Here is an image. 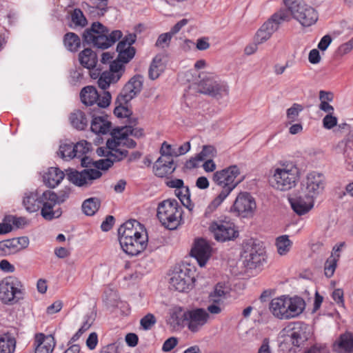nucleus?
Masks as SVG:
<instances>
[{
	"mask_svg": "<svg viewBox=\"0 0 353 353\" xmlns=\"http://www.w3.org/2000/svg\"><path fill=\"white\" fill-rule=\"evenodd\" d=\"M143 230V225L137 220L131 219L122 224L118 229L120 245L127 254L137 256L147 246L148 236L141 234L138 228Z\"/></svg>",
	"mask_w": 353,
	"mask_h": 353,
	"instance_id": "nucleus-1",
	"label": "nucleus"
},
{
	"mask_svg": "<svg viewBox=\"0 0 353 353\" xmlns=\"http://www.w3.org/2000/svg\"><path fill=\"white\" fill-rule=\"evenodd\" d=\"M283 7L278 11L286 18L283 22H289L292 19L298 21L303 27L314 25L319 19L318 12L303 0H282Z\"/></svg>",
	"mask_w": 353,
	"mask_h": 353,
	"instance_id": "nucleus-2",
	"label": "nucleus"
},
{
	"mask_svg": "<svg viewBox=\"0 0 353 353\" xmlns=\"http://www.w3.org/2000/svg\"><path fill=\"white\" fill-rule=\"evenodd\" d=\"M240 174V170L236 165H230L213 174L212 180L222 188L221 192L212 200L209 208L215 210L227 198L230 192L240 183L241 180L236 181Z\"/></svg>",
	"mask_w": 353,
	"mask_h": 353,
	"instance_id": "nucleus-3",
	"label": "nucleus"
},
{
	"mask_svg": "<svg viewBox=\"0 0 353 353\" xmlns=\"http://www.w3.org/2000/svg\"><path fill=\"white\" fill-rule=\"evenodd\" d=\"M120 30H110L101 23H92L90 28L85 29L83 33V43L92 44L94 47L100 49H107L122 37Z\"/></svg>",
	"mask_w": 353,
	"mask_h": 353,
	"instance_id": "nucleus-4",
	"label": "nucleus"
},
{
	"mask_svg": "<svg viewBox=\"0 0 353 353\" xmlns=\"http://www.w3.org/2000/svg\"><path fill=\"white\" fill-rule=\"evenodd\" d=\"M305 306V301L301 297L281 296L271 301L269 309L276 318L290 319L299 316L303 312Z\"/></svg>",
	"mask_w": 353,
	"mask_h": 353,
	"instance_id": "nucleus-5",
	"label": "nucleus"
},
{
	"mask_svg": "<svg viewBox=\"0 0 353 353\" xmlns=\"http://www.w3.org/2000/svg\"><path fill=\"white\" fill-rule=\"evenodd\" d=\"M182 213V208L176 199H166L159 203L157 216L165 228L174 230L181 223Z\"/></svg>",
	"mask_w": 353,
	"mask_h": 353,
	"instance_id": "nucleus-6",
	"label": "nucleus"
},
{
	"mask_svg": "<svg viewBox=\"0 0 353 353\" xmlns=\"http://www.w3.org/2000/svg\"><path fill=\"white\" fill-rule=\"evenodd\" d=\"M298 169L291 165L277 168L270 179L272 186L281 191H286L294 187L298 180Z\"/></svg>",
	"mask_w": 353,
	"mask_h": 353,
	"instance_id": "nucleus-7",
	"label": "nucleus"
},
{
	"mask_svg": "<svg viewBox=\"0 0 353 353\" xmlns=\"http://www.w3.org/2000/svg\"><path fill=\"white\" fill-rule=\"evenodd\" d=\"M23 298V285L17 278L10 276L0 282V300L2 303L12 305Z\"/></svg>",
	"mask_w": 353,
	"mask_h": 353,
	"instance_id": "nucleus-8",
	"label": "nucleus"
},
{
	"mask_svg": "<svg viewBox=\"0 0 353 353\" xmlns=\"http://www.w3.org/2000/svg\"><path fill=\"white\" fill-rule=\"evenodd\" d=\"M264 248L260 243L250 239L243 244L241 257L245 267L255 269L265 261Z\"/></svg>",
	"mask_w": 353,
	"mask_h": 353,
	"instance_id": "nucleus-9",
	"label": "nucleus"
},
{
	"mask_svg": "<svg viewBox=\"0 0 353 353\" xmlns=\"http://www.w3.org/2000/svg\"><path fill=\"white\" fill-rule=\"evenodd\" d=\"M194 281L193 272L190 268H176L171 274L170 288L181 292H186L192 288Z\"/></svg>",
	"mask_w": 353,
	"mask_h": 353,
	"instance_id": "nucleus-10",
	"label": "nucleus"
},
{
	"mask_svg": "<svg viewBox=\"0 0 353 353\" xmlns=\"http://www.w3.org/2000/svg\"><path fill=\"white\" fill-rule=\"evenodd\" d=\"M283 14H280L279 11L275 12L259 29L255 35L257 43H263L268 41L279 30L280 25L286 20Z\"/></svg>",
	"mask_w": 353,
	"mask_h": 353,
	"instance_id": "nucleus-11",
	"label": "nucleus"
},
{
	"mask_svg": "<svg viewBox=\"0 0 353 353\" xmlns=\"http://www.w3.org/2000/svg\"><path fill=\"white\" fill-rule=\"evenodd\" d=\"M68 179L78 187H89L94 180L99 179L102 173L97 169H84L82 171L70 169L66 170Z\"/></svg>",
	"mask_w": 353,
	"mask_h": 353,
	"instance_id": "nucleus-12",
	"label": "nucleus"
},
{
	"mask_svg": "<svg viewBox=\"0 0 353 353\" xmlns=\"http://www.w3.org/2000/svg\"><path fill=\"white\" fill-rule=\"evenodd\" d=\"M210 230L218 241H230L238 236V231L235 230L234 224L227 221L212 222L210 225Z\"/></svg>",
	"mask_w": 353,
	"mask_h": 353,
	"instance_id": "nucleus-13",
	"label": "nucleus"
},
{
	"mask_svg": "<svg viewBox=\"0 0 353 353\" xmlns=\"http://www.w3.org/2000/svg\"><path fill=\"white\" fill-rule=\"evenodd\" d=\"M256 206L255 200L250 193L241 192L231 207V211L236 212L238 216L249 217L253 214Z\"/></svg>",
	"mask_w": 353,
	"mask_h": 353,
	"instance_id": "nucleus-14",
	"label": "nucleus"
},
{
	"mask_svg": "<svg viewBox=\"0 0 353 353\" xmlns=\"http://www.w3.org/2000/svg\"><path fill=\"white\" fill-rule=\"evenodd\" d=\"M325 180V176L321 173L312 172L308 174L305 182L302 184V193H305L314 199L323 192Z\"/></svg>",
	"mask_w": 353,
	"mask_h": 353,
	"instance_id": "nucleus-15",
	"label": "nucleus"
},
{
	"mask_svg": "<svg viewBox=\"0 0 353 353\" xmlns=\"http://www.w3.org/2000/svg\"><path fill=\"white\" fill-rule=\"evenodd\" d=\"M143 77L136 74L132 77L123 86L119 94V100L123 103H128L136 97L142 90Z\"/></svg>",
	"mask_w": 353,
	"mask_h": 353,
	"instance_id": "nucleus-16",
	"label": "nucleus"
},
{
	"mask_svg": "<svg viewBox=\"0 0 353 353\" xmlns=\"http://www.w3.org/2000/svg\"><path fill=\"white\" fill-rule=\"evenodd\" d=\"M209 314L203 308L188 310L185 312L186 326L192 332H197L208 322Z\"/></svg>",
	"mask_w": 353,
	"mask_h": 353,
	"instance_id": "nucleus-17",
	"label": "nucleus"
},
{
	"mask_svg": "<svg viewBox=\"0 0 353 353\" xmlns=\"http://www.w3.org/2000/svg\"><path fill=\"white\" fill-rule=\"evenodd\" d=\"M199 91L201 93L208 94L217 99L227 96L229 93V89L227 85L212 79L201 81L199 84Z\"/></svg>",
	"mask_w": 353,
	"mask_h": 353,
	"instance_id": "nucleus-18",
	"label": "nucleus"
},
{
	"mask_svg": "<svg viewBox=\"0 0 353 353\" xmlns=\"http://www.w3.org/2000/svg\"><path fill=\"white\" fill-rule=\"evenodd\" d=\"M212 248L209 243L203 239H199L195 241L190 254L195 258L201 267L204 266L211 256Z\"/></svg>",
	"mask_w": 353,
	"mask_h": 353,
	"instance_id": "nucleus-19",
	"label": "nucleus"
},
{
	"mask_svg": "<svg viewBox=\"0 0 353 353\" xmlns=\"http://www.w3.org/2000/svg\"><path fill=\"white\" fill-rule=\"evenodd\" d=\"M292 209L299 215L307 213L314 206V199L305 193L289 198Z\"/></svg>",
	"mask_w": 353,
	"mask_h": 353,
	"instance_id": "nucleus-20",
	"label": "nucleus"
},
{
	"mask_svg": "<svg viewBox=\"0 0 353 353\" xmlns=\"http://www.w3.org/2000/svg\"><path fill=\"white\" fill-rule=\"evenodd\" d=\"M176 168L173 159H165L164 157H159L155 161L153 170L157 176L163 178L172 174Z\"/></svg>",
	"mask_w": 353,
	"mask_h": 353,
	"instance_id": "nucleus-21",
	"label": "nucleus"
},
{
	"mask_svg": "<svg viewBox=\"0 0 353 353\" xmlns=\"http://www.w3.org/2000/svg\"><path fill=\"white\" fill-rule=\"evenodd\" d=\"M34 345L35 353H51L55 346L54 339L52 335L37 334L35 336Z\"/></svg>",
	"mask_w": 353,
	"mask_h": 353,
	"instance_id": "nucleus-22",
	"label": "nucleus"
},
{
	"mask_svg": "<svg viewBox=\"0 0 353 353\" xmlns=\"http://www.w3.org/2000/svg\"><path fill=\"white\" fill-rule=\"evenodd\" d=\"M91 131L96 134H107L112 131V123L108 116L94 117L90 123Z\"/></svg>",
	"mask_w": 353,
	"mask_h": 353,
	"instance_id": "nucleus-23",
	"label": "nucleus"
},
{
	"mask_svg": "<svg viewBox=\"0 0 353 353\" xmlns=\"http://www.w3.org/2000/svg\"><path fill=\"white\" fill-rule=\"evenodd\" d=\"M334 350L337 353H353V334L345 332L334 343Z\"/></svg>",
	"mask_w": 353,
	"mask_h": 353,
	"instance_id": "nucleus-24",
	"label": "nucleus"
},
{
	"mask_svg": "<svg viewBox=\"0 0 353 353\" xmlns=\"http://www.w3.org/2000/svg\"><path fill=\"white\" fill-rule=\"evenodd\" d=\"M41 194L38 190L25 193L23 199V205L28 212H36L40 210Z\"/></svg>",
	"mask_w": 353,
	"mask_h": 353,
	"instance_id": "nucleus-25",
	"label": "nucleus"
},
{
	"mask_svg": "<svg viewBox=\"0 0 353 353\" xmlns=\"http://www.w3.org/2000/svg\"><path fill=\"white\" fill-rule=\"evenodd\" d=\"M65 173L58 168L51 167L43 176L46 185L51 188L57 186L64 179Z\"/></svg>",
	"mask_w": 353,
	"mask_h": 353,
	"instance_id": "nucleus-26",
	"label": "nucleus"
},
{
	"mask_svg": "<svg viewBox=\"0 0 353 353\" xmlns=\"http://www.w3.org/2000/svg\"><path fill=\"white\" fill-rule=\"evenodd\" d=\"M79 59L81 65L87 68H94L97 63V54L90 48H85L79 54Z\"/></svg>",
	"mask_w": 353,
	"mask_h": 353,
	"instance_id": "nucleus-27",
	"label": "nucleus"
},
{
	"mask_svg": "<svg viewBox=\"0 0 353 353\" xmlns=\"http://www.w3.org/2000/svg\"><path fill=\"white\" fill-rule=\"evenodd\" d=\"M69 119L72 126L78 130H85L89 122L85 114L80 110H77L72 112Z\"/></svg>",
	"mask_w": 353,
	"mask_h": 353,
	"instance_id": "nucleus-28",
	"label": "nucleus"
},
{
	"mask_svg": "<svg viewBox=\"0 0 353 353\" xmlns=\"http://www.w3.org/2000/svg\"><path fill=\"white\" fill-rule=\"evenodd\" d=\"M81 100L86 105H92L95 103L99 98V92L92 85L84 87L80 92Z\"/></svg>",
	"mask_w": 353,
	"mask_h": 353,
	"instance_id": "nucleus-29",
	"label": "nucleus"
},
{
	"mask_svg": "<svg viewBox=\"0 0 353 353\" xmlns=\"http://www.w3.org/2000/svg\"><path fill=\"white\" fill-rule=\"evenodd\" d=\"M164 70V65L162 62L161 55H157L152 60L149 71L148 76L152 80L157 79Z\"/></svg>",
	"mask_w": 353,
	"mask_h": 353,
	"instance_id": "nucleus-30",
	"label": "nucleus"
},
{
	"mask_svg": "<svg viewBox=\"0 0 353 353\" xmlns=\"http://www.w3.org/2000/svg\"><path fill=\"white\" fill-rule=\"evenodd\" d=\"M63 43L65 48L71 52H77L81 46V39L74 32L66 33L63 37Z\"/></svg>",
	"mask_w": 353,
	"mask_h": 353,
	"instance_id": "nucleus-31",
	"label": "nucleus"
},
{
	"mask_svg": "<svg viewBox=\"0 0 353 353\" xmlns=\"http://www.w3.org/2000/svg\"><path fill=\"white\" fill-rule=\"evenodd\" d=\"M74 144L71 141L61 142L59 145L58 155L64 160L75 158Z\"/></svg>",
	"mask_w": 353,
	"mask_h": 353,
	"instance_id": "nucleus-32",
	"label": "nucleus"
},
{
	"mask_svg": "<svg viewBox=\"0 0 353 353\" xmlns=\"http://www.w3.org/2000/svg\"><path fill=\"white\" fill-rule=\"evenodd\" d=\"M56 205H43L41 207V215L46 221H52L59 218L62 214L61 208L58 207L54 208Z\"/></svg>",
	"mask_w": 353,
	"mask_h": 353,
	"instance_id": "nucleus-33",
	"label": "nucleus"
},
{
	"mask_svg": "<svg viewBox=\"0 0 353 353\" xmlns=\"http://www.w3.org/2000/svg\"><path fill=\"white\" fill-rule=\"evenodd\" d=\"M100 205V199L97 197H92L83 201L82 210L86 215L92 216L98 211Z\"/></svg>",
	"mask_w": 353,
	"mask_h": 353,
	"instance_id": "nucleus-34",
	"label": "nucleus"
},
{
	"mask_svg": "<svg viewBox=\"0 0 353 353\" xmlns=\"http://www.w3.org/2000/svg\"><path fill=\"white\" fill-rule=\"evenodd\" d=\"M70 18L72 23L70 24V26L71 28H83L88 23V21L80 8L74 9L70 13Z\"/></svg>",
	"mask_w": 353,
	"mask_h": 353,
	"instance_id": "nucleus-35",
	"label": "nucleus"
},
{
	"mask_svg": "<svg viewBox=\"0 0 353 353\" xmlns=\"http://www.w3.org/2000/svg\"><path fill=\"white\" fill-rule=\"evenodd\" d=\"M125 70L124 63L117 59L110 63V70L105 72L118 81L123 74Z\"/></svg>",
	"mask_w": 353,
	"mask_h": 353,
	"instance_id": "nucleus-36",
	"label": "nucleus"
},
{
	"mask_svg": "<svg viewBox=\"0 0 353 353\" xmlns=\"http://www.w3.org/2000/svg\"><path fill=\"white\" fill-rule=\"evenodd\" d=\"M120 130H117L114 134H118L119 137L123 138L125 136L132 135L136 138L143 137V130L142 128H133L130 125L119 127Z\"/></svg>",
	"mask_w": 353,
	"mask_h": 353,
	"instance_id": "nucleus-37",
	"label": "nucleus"
},
{
	"mask_svg": "<svg viewBox=\"0 0 353 353\" xmlns=\"http://www.w3.org/2000/svg\"><path fill=\"white\" fill-rule=\"evenodd\" d=\"M292 245V243L287 235H283L276 239V245L280 255H285L290 251Z\"/></svg>",
	"mask_w": 353,
	"mask_h": 353,
	"instance_id": "nucleus-38",
	"label": "nucleus"
},
{
	"mask_svg": "<svg viewBox=\"0 0 353 353\" xmlns=\"http://www.w3.org/2000/svg\"><path fill=\"white\" fill-rule=\"evenodd\" d=\"M115 103L117 104V106L114 110V114L115 116L119 118H125L130 117L132 115V110L125 106L128 103H123L120 101L119 100V96L117 97Z\"/></svg>",
	"mask_w": 353,
	"mask_h": 353,
	"instance_id": "nucleus-39",
	"label": "nucleus"
},
{
	"mask_svg": "<svg viewBox=\"0 0 353 353\" xmlns=\"http://www.w3.org/2000/svg\"><path fill=\"white\" fill-rule=\"evenodd\" d=\"M15 340L10 337L0 338V353H13L15 350Z\"/></svg>",
	"mask_w": 353,
	"mask_h": 353,
	"instance_id": "nucleus-40",
	"label": "nucleus"
},
{
	"mask_svg": "<svg viewBox=\"0 0 353 353\" xmlns=\"http://www.w3.org/2000/svg\"><path fill=\"white\" fill-rule=\"evenodd\" d=\"M91 143L88 142L87 141L83 140L79 142H77L74 144V154L75 158H81L85 154L88 153L90 150Z\"/></svg>",
	"mask_w": 353,
	"mask_h": 353,
	"instance_id": "nucleus-41",
	"label": "nucleus"
},
{
	"mask_svg": "<svg viewBox=\"0 0 353 353\" xmlns=\"http://www.w3.org/2000/svg\"><path fill=\"white\" fill-rule=\"evenodd\" d=\"M40 203L41 207L47 205L50 206L58 204L55 199V192L50 190L43 192L41 194Z\"/></svg>",
	"mask_w": 353,
	"mask_h": 353,
	"instance_id": "nucleus-42",
	"label": "nucleus"
},
{
	"mask_svg": "<svg viewBox=\"0 0 353 353\" xmlns=\"http://www.w3.org/2000/svg\"><path fill=\"white\" fill-rule=\"evenodd\" d=\"M339 258V254H336V257H334L332 255L327 259L324 267L325 275L327 277L330 278L333 276L336 268V263Z\"/></svg>",
	"mask_w": 353,
	"mask_h": 353,
	"instance_id": "nucleus-43",
	"label": "nucleus"
},
{
	"mask_svg": "<svg viewBox=\"0 0 353 353\" xmlns=\"http://www.w3.org/2000/svg\"><path fill=\"white\" fill-rule=\"evenodd\" d=\"M117 81L114 79V77L110 76L109 73H107L105 71L103 72L100 75L97 83L100 88H101L102 91H106L105 90L110 86V83H114Z\"/></svg>",
	"mask_w": 353,
	"mask_h": 353,
	"instance_id": "nucleus-44",
	"label": "nucleus"
},
{
	"mask_svg": "<svg viewBox=\"0 0 353 353\" xmlns=\"http://www.w3.org/2000/svg\"><path fill=\"white\" fill-rule=\"evenodd\" d=\"M117 130H120L119 127L113 128L112 131L110 132V134L112 136V139H110L106 142V148L113 151L114 150H116L119 148V147H121V138L118 134H114V133L116 132Z\"/></svg>",
	"mask_w": 353,
	"mask_h": 353,
	"instance_id": "nucleus-45",
	"label": "nucleus"
},
{
	"mask_svg": "<svg viewBox=\"0 0 353 353\" xmlns=\"http://www.w3.org/2000/svg\"><path fill=\"white\" fill-rule=\"evenodd\" d=\"M136 39L135 34H128L117 44V52L126 50L128 47H132V45L136 41Z\"/></svg>",
	"mask_w": 353,
	"mask_h": 353,
	"instance_id": "nucleus-46",
	"label": "nucleus"
},
{
	"mask_svg": "<svg viewBox=\"0 0 353 353\" xmlns=\"http://www.w3.org/2000/svg\"><path fill=\"white\" fill-rule=\"evenodd\" d=\"M170 323L173 326H186V319L185 318V312H174L172 313L170 318Z\"/></svg>",
	"mask_w": 353,
	"mask_h": 353,
	"instance_id": "nucleus-47",
	"label": "nucleus"
},
{
	"mask_svg": "<svg viewBox=\"0 0 353 353\" xmlns=\"http://www.w3.org/2000/svg\"><path fill=\"white\" fill-rule=\"evenodd\" d=\"M291 340L293 345L300 347L307 340V337L304 332L294 328L291 334Z\"/></svg>",
	"mask_w": 353,
	"mask_h": 353,
	"instance_id": "nucleus-48",
	"label": "nucleus"
},
{
	"mask_svg": "<svg viewBox=\"0 0 353 353\" xmlns=\"http://www.w3.org/2000/svg\"><path fill=\"white\" fill-rule=\"evenodd\" d=\"M216 154V150L212 145H204L200 153L197 154L199 161H203L206 159H212Z\"/></svg>",
	"mask_w": 353,
	"mask_h": 353,
	"instance_id": "nucleus-49",
	"label": "nucleus"
},
{
	"mask_svg": "<svg viewBox=\"0 0 353 353\" xmlns=\"http://www.w3.org/2000/svg\"><path fill=\"white\" fill-rule=\"evenodd\" d=\"M118 52V57L117 59H119L121 61H122L124 63H127L130 61L131 59H133V57L135 55L136 50L134 47H128V48L122 51L117 52Z\"/></svg>",
	"mask_w": 353,
	"mask_h": 353,
	"instance_id": "nucleus-50",
	"label": "nucleus"
},
{
	"mask_svg": "<svg viewBox=\"0 0 353 353\" xmlns=\"http://www.w3.org/2000/svg\"><path fill=\"white\" fill-rule=\"evenodd\" d=\"M175 194L177 196L183 205L188 208V204L190 203V193L188 187L176 190Z\"/></svg>",
	"mask_w": 353,
	"mask_h": 353,
	"instance_id": "nucleus-51",
	"label": "nucleus"
},
{
	"mask_svg": "<svg viewBox=\"0 0 353 353\" xmlns=\"http://www.w3.org/2000/svg\"><path fill=\"white\" fill-rule=\"evenodd\" d=\"M111 99V94L108 91H101L99 92V98L96 103H97L99 107L105 108L109 106Z\"/></svg>",
	"mask_w": 353,
	"mask_h": 353,
	"instance_id": "nucleus-52",
	"label": "nucleus"
},
{
	"mask_svg": "<svg viewBox=\"0 0 353 353\" xmlns=\"http://www.w3.org/2000/svg\"><path fill=\"white\" fill-rule=\"evenodd\" d=\"M110 159L114 162H119L126 158L128 155V151L119 147V148L110 151Z\"/></svg>",
	"mask_w": 353,
	"mask_h": 353,
	"instance_id": "nucleus-53",
	"label": "nucleus"
},
{
	"mask_svg": "<svg viewBox=\"0 0 353 353\" xmlns=\"http://www.w3.org/2000/svg\"><path fill=\"white\" fill-rule=\"evenodd\" d=\"M174 152H176V148H172V145L164 141L160 149L161 157H164L165 159H173L174 157Z\"/></svg>",
	"mask_w": 353,
	"mask_h": 353,
	"instance_id": "nucleus-54",
	"label": "nucleus"
},
{
	"mask_svg": "<svg viewBox=\"0 0 353 353\" xmlns=\"http://www.w3.org/2000/svg\"><path fill=\"white\" fill-rule=\"evenodd\" d=\"M156 322L157 319L154 314L149 313L141 319L140 324L145 330H148L154 325Z\"/></svg>",
	"mask_w": 353,
	"mask_h": 353,
	"instance_id": "nucleus-55",
	"label": "nucleus"
},
{
	"mask_svg": "<svg viewBox=\"0 0 353 353\" xmlns=\"http://www.w3.org/2000/svg\"><path fill=\"white\" fill-rule=\"evenodd\" d=\"M71 193V188L65 186L60 190L57 193H55V199L57 203L59 205L64 203L69 197Z\"/></svg>",
	"mask_w": 353,
	"mask_h": 353,
	"instance_id": "nucleus-56",
	"label": "nucleus"
},
{
	"mask_svg": "<svg viewBox=\"0 0 353 353\" xmlns=\"http://www.w3.org/2000/svg\"><path fill=\"white\" fill-rule=\"evenodd\" d=\"M114 164L111 159L106 158L100 159L94 162L93 165L99 170H105L110 168Z\"/></svg>",
	"mask_w": 353,
	"mask_h": 353,
	"instance_id": "nucleus-57",
	"label": "nucleus"
},
{
	"mask_svg": "<svg viewBox=\"0 0 353 353\" xmlns=\"http://www.w3.org/2000/svg\"><path fill=\"white\" fill-rule=\"evenodd\" d=\"M303 110L299 104L294 103L291 108L287 110V117L292 121H294L299 115V113Z\"/></svg>",
	"mask_w": 353,
	"mask_h": 353,
	"instance_id": "nucleus-58",
	"label": "nucleus"
},
{
	"mask_svg": "<svg viewBox=\"0 0 353 353\" xmlns=\"http://www.w3.org/2000/svg\"><path fill=\"white\" fill-rule=\"evenodd\" d=\"M337 124V118L332 115V114H327L323 119V127L326 129L330 130L336 126Z\"/></svg>",
	"mask_w": 353,
	"mask_h": 353,
	"instance_id": "nucleus-59",
	"label": "nucleus"
},
{
	"mask_svg": "<svg viewBox=\"0 0 353 353\" xmlns=\"http://www.w3.org/2000/svg\"><path fill=\"white\" fill-rule=\"evenodd\" d=\"M177 338L174 336L170 337L163 343L162 346V350L165 352H170L177 345Z\"/></svg>",
	"mask_w": 353,
	"mask_h": 353,
	"instance_id": "nucleus-60",
	"label": "nucleus"
},
{
	"mask_svg": "<svg viewBox=\"0 0 353 353\" xmlns=\"http://www.w3.org/2000/svg\"><path fill=\"white\" fill-rule=\"evenodd\" d=\"M172 37V35L170 34V32L160 34L156 41V46L161 48H164V45L168 46V43L171 40Z\"/></svg>",
	"mask_w": 353,
	"mask_h": 353,
	"instance_id": "nucleus-61",
	"label": "nucleus"
},
{
	"mask_svg": "<svg viewBox=\"0 0 353 353\" xmlns=\"http://www.w3.org/2000/svg\"><path fill=\"white\" fill-rule=\"evenodd\" d=\"M114 223V217L112 215L106 216L105 219L102 222L101 228L104 232L109 231Z\"/></svg>",
	"mask_w": 353,
	"mask_h": 353,
	"instance_id": "nucleus-62",
	"label": "nucleus"
},
{
	"mask_svg": "<svg viewBox=\"0 0 353 353\" xmlns=\"http://www.w3.org/2000/svg\"><path fill=\"white\" fill-rule=\"evenodd\" d=\"M165 184L168 187L171 188H176V190L182 189L185 188L183 181L180 179L168 180L165 181Z\"/></svg>",
	"mask_w": 353,
	"mask_h": 353,
	"instance_id": "nucleus-63",
	"label": "nucleus"
},
{
	"mask_svg": "<svg viewBox=\"0 0 353 353\" xmlns=\"http://www.w3.org/2000/svg\"><path fill=\"white\" fill-rule=\"evenodd\" d=\"M97 343H98V336H97V333L92 332L91 334H90V335L88 336V338L87 339V341H86V345H87L88 347L90 350H92L96 347Z\"/></svg>",
	"mask_w": 353,
	"mask_h": 353,
	"instance_id": "nucleus-64",
	"label": "nucleus"
}]
</instances>
